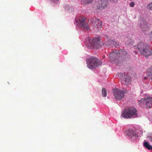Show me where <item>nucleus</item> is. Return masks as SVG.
Segmentation results:
<instances>
[{
    "instance_id": "obj_1",
    "label": "nucleus",
    "mask_w": 152,
    "mask_h": 152,
    "mask_svg": "<svg viewBox=\"0 0 152 152\" xmlns=\"http://www.w3.org/2000/svg\"><path fill=\"white\" fill-rule=\"evenodd\" d=\"M136 109L133 107L125 108L122 112L121 116L124 118H130L137 116Z\"/></svg>"
},
{
    "instance_id": "obj_2",
    "label": "nucleus",
    "mask_w": 152,
    "mask_h": 152,
    "mask_svg": "<svg viewBox=\"0 0 152 152\" xmlns=\"http://www.w3.org/2000/svg\"><path fill=\"white\" fill-rule=\"evenodd\" d=\"M135 48H138L140 53H142L145 57H147L152 54V50L149 48L147 44H144L142 42L139 43L138 45L134 46Z\"/></svg>"
},
{
    "instance_id": "obj_3",
    "label": "nucleus",
    "mask_w": 152,
    "mask_h": 152,
    "mask_svg": "<svg viewBox=\"0 0 152 152\" xmlns=\"http://www.w3.org/2000/svg\"><path fill=\"white\" fill-rule=\"evenodd\" d=\"M86 64L88 68L93 69L100 65L102 62L99 59L91 57L87 59Z\"/></svg>"
},
{
    "instance_id": "obj_4",
    "label": "nucleus",
    "mask_w": 152,
    "mask_h": 152,
    "mask_svg": "<svg viewBox=\"0 0 152 152\" xmlns=\"http://www.w3.org/2000/svg\"><path fill=\"white\" fill-rule=\"evenodd\" d=\"M100 39L99 37L91 38L89 40L88 47L91 48H98L101 46Z\"/></svg>"
},
{
    "instance_id": "obj_5",
    "label": "nucleus",
    "mask_w": 152,
    "mask_h": 152,
    "mask_svg": "<svg viewBox=\"0 0 152 152\" xmlns=\"http://www.w3.org/2000/svg\"><path fill=\"white\" fill-rule=\"evenodd\" d=\"M75 22L77 25L80 26L83 30L87 31L90 30L88 24L86 22L85 20H76Z\"/></svg>"
},
{
    "instance_id": "obj_6",
    "label": "nucleus",
    "mask_w": 152,
    "mask_h": 152,
    "mask_svg": "<svg viewBox=\"0 0 152 152\" xmlns=\"http://www.w3.org/2000/svg\"><path fill=\"white\" fill-rule=\"evenodd\" d=\"M118 52V51L115 50L110 54L109 58L111 62L115 63L118 62L120 58Z\"/></svg>"
},
{
    "instance_id": "obj_7",
    "label": "nucleus",
    "mask_w": 152,
    "mask_h": 152,
    "mask_svg": "<svg viewBox=\"0 0 152 152\" xmlns=\"http://www.w3.org/2000/svg\"><path fill=\"white\" fill-rule=\"evenodd\" d=\"M113 94L115 98L118 100H121L124 96V91L117 88L113 89Z\"/></svg>"
},
{
    "instance_id": "obj_8",
    "label": "nucleus",
    "mask_w": 152,
    "mask_h": 152,
    "mask_svg": "<svg viewBox=\"0 0 152 152\" xmlns=\"http://www.w3.org/2000/svg\"><path fill=\"white\" fill-rule=\"evenodd\" d=\"M108 0H98V3L97 5L98 9L103 10L107 7Z\"/></svg>"
},
{
    "instance_id": "obj_9",
    "label": "nucleus",
    "mask_w": 152,
    "mask_h": 152,
    "mask_svg": "<svg viewBox=\"0 0 152 152\" xmlns=\"http://www.w3.org/2000/svg\"><path fill=\"white\" fill-rule=\"evenodd\" d=\"M120 75L121 76V81L124 82V83L126 85H128L129 83L131 82L132 80L130 76L128 75L125 74H121Z\"/></svg>"
},
{
    "instance_id": "obj_10",
    "label": "nucleus",
    "mask_w": 152,
    "mask_h": 152,
    "mask_svg": "<svg viewBox=\"0 0 152 152\" xmlns=\"http://www.w3.org/2000/svg\"><path fill=\"white\" fill-rule=\"evenodd\" d=\"M92 23L94 27H96L98 29L101 28L102 26V22L100 20H92Z\"/></svg>"
},
{
    "instance_id": "obj_11",
    "label": "nucleus",
    "mask_w": 152,
    "mask_h": 152,
    "mask_svg": "<svg viewBox=\"0 0 152 152\" xmlns=\"http://www.w3.org/2000/svg\"><path fill=\"white\" fill-rule=\"evenodd\" d=\"M119 56L121 57V58H126V56H128V53L125 50L121 49L118 51V52Z\"/></svg>"
},
{
    "instance_id": "obj_12",
    "label": "nucleus",
    "mask_w": 152,
    "mask_h": 152,
    "mask_svg": "<svg viewBox=\"0 0 152 152\" xmlns=\"http://www.w3.org/2000/svg\"><path fill=\"white\" fill-rule=\"evenodd\" d=\"M146 105L149 108L152 106V98L148 96L145 100Z\"/></svg>"
},
{
    "instance_id": "obj_13",
    "label": "nucleus",
    "mask_w": 152,
    "mask_h": 152,
    "mask_svg": "<svg viewBox=\"0 0 152 152\" xmlns=\"http://www.w3.org/2000/svg\"><path fill=\"white\" fill-rule=\"evenodd\" d=\"M140 28L142 31L145 32L149 30V28L147 26V24L145 23L141 24Z\"/></svg>"
},
{
    "instance_id": "obj_14",
    "label": "nucleus",
    "mask_w": 152,
    "mask_h": 152,
    "mask_svg": "<svg viewBox=\"0 0 152 152\" xmlns=\"http://www.w3.org/2000/svg\"><path fill=\"white\" fill-rule=\"evenodd\" d=\"M147 75L152 80V66L147 69Z\"/></svg>"
},
{
    "instance_id": "obj_15",
    "label": "nucleus",
    "mask_w": 152,
    "mask_h": 152,
    "mask_svg": "<svg viewBox=\"0 0 152 152\" xmlns=\"http://www.w3.org/2000/svg\"><path fill=\"white\" fill-rule=\"evenodd\" d=\"M128 134L130 136H136V132L132 129H129L128 132Z\"/></svg>"
},
{
    "instance_id": "obj_16",
    "label": "nucleus",
    "mask_w": 152,
    "mask_h": 152,
    "mask_svg": "<svg viewBox=\"0 0 152 152\" xmlns=\"http://www.w3.org/2000/svg\"><path fill=\"white\" fill-rule=\"evenodd\" d=\"M144 146L148 150H152V146L147 142H145L143 143Z\"/></svg>"
},
{
    "instance_id": "obj_17",
    "label": "nucleus",
    "mask_w": 152,
    "mask_h": 152,
    "mask_svg": "<svg viewBox=\"0 0 152 152\" xmlns=\"http://www.w3.org/2000/svg\"><path fill=\"white\" fill-rule=\"evenodd\" d=\"M146 99L141 98L140 100L138 101V104L141 106H143L146 105L145 104Z\"/></svg>"
},
{
    "instance_id": "obj_18",
    "label": "nucleus",
    "mask_w": 152,
    "mask_h": 152,
    "mask_svg": "<svg viewBox=\"0 0 152 152\" xmlns=\"http://www.w3.org/2000/svg\"><path fill=\"white\" fill-rule=\"evenodd\" d=\"M113 40L111 39H109L105 42L104 44L108 46L113 45V42H113Z\"/></svg>"
},
{
    "instance_id": "obj_19",
    "label": "nucleus",
    "mask_w": 152,
    "mask_h": 152,
    "mask_svg": "<svg viewBox=\"0 0 152 152\" xmlns=\"http://www.w3.org/2000/svg\"><path fill=\"white\" fill-rule=\"evenodd\" d=\"M102 96L103 97H105L107 96V91L105 89L103 88L102 89Z\"/></svg>"
},
{
    "instance_id": "obj_20",
    "label": "nucleus",
    "mask_w": 152,
    "mask_h": 152,
    "mask_svg": "<svg viewBox=\"0 0 152 152\" xmlns=\"http://www.w3.org/2000/svg\"><path fill=\"white\" fill-rule=\"evenodd\" d=\"M93 0H83V1L84 4H86L91 3L93 1Z\"/></svg>"
},
{
    "instance_id": "obj_21",
    "label": "nucleus",
    "mask_w": 152,
    "mask_h": 152,
    "mask_svg": "<svg viewBox=\"0 0 152 152\" xmlns=\"http://www.w3.org/2000/svg\"><path fill=\"white\" fill-rule=\"evenodd\" d=\"M113 41L115 42V43L113 42V45H114L115 47H117L119 46L118 43L116 42L115 40H113Z\"/></svg>"
},
{
    "instance_id": "obj_22",
    "label": "nucleus",
    "mask_w": 152,
    "mask_h": 152,
    "mask_svg": "<svg viewBox=\"0 0 152 152\" xmlns=\"http://www.w3.org/2000/svg\"><path fill=\"white\" fill-rule=\"evenodd\" d=\"M147 7L148 9H150L152 11V2L148 4Z\"/></svg>"
},
{
    "instance_id": "obj_23",
    "label": "nucleus",
    "mask_w": 152,
    "mask_h": 152,
    "mask_svg": "<svg viewBox=\"0 0 152 152\" xmlns=\"http://www.w3.org/2000/svg\"><path fill=\"white\" fill-rule=\"evenodd\" d=\"M64 8L66 11H69L70 8L69 6L68 5H66L65 6Z\"/></svg>"
},
{
    "instance_id": "obj_24",
    "label": "nucleus",
    "mask_w": 152,
    "mask_h": 152,
    "mask_svg": "<svg viewBox=\"0 0 152 152\" xmlns=\"http://www.w3.org/2000/svg\"><path fill=\"white\" fill-rule=\"evenodd\" d=\"M135 5V3L133 2H131L129 4L130 7H133Z\"/></svg>"
},
{
    "instance_id": "obj_25",
    "label": "nucleus",
    "mask_w": 152,
    "mask_h": 152,
    "mask_svg": "<svg viewBox=\"0 0 152 152\" xmlns=\"http://www.w3.org/2000/svg\"><path fill=\"white\" fill-rule=\"evenodd\" d=\"M150 140L152 142V136H150L148 137Z\"/></svg>"
},
{
    "instance_id": "obj_26",
    "label": "nucleus",
    "mask_w": 152,
    "mask_h": 152,
    "mask_svg": "<svg viewBox=\"0 0 152 152\" xmlns=\"http://www.w3.org/2000/svg\"><path fill=\"white\" fill-rule=\"evenodd\" d=\"M52 1L54 2H57L59 0H51Z\"/></svg>"
},
{
    "instance_id": "obj_27",
    "label": "nucleus",
    "mask_w": 152,
    "mask_h": 152,
    "mask_svg": "<svg viewBox=\"0 0 152 152\" xmlns=\"http://www.w3.org/2000/svg\"><path fill=\"white\" fill-rule=\"evenodd\" d=\"M81 19H86V18L85 17H82L81 18Z\"/></svg>"
},
{
    "instance_id": "obj_28",
    "label": "nucleus",
    "mask_w": 152,
    "mask_h": 152,
    "mask_svg": "<svg viewBox=\"0 0 152 152\" xmlns=\"http://www.w3.org/2000/svg\"><path fill=\"white\" fill-rule=\"evenodd\" d=\"M144 79H147V77H144Z\"/></svg>"
},
{
    "instance_id": "obj_29",
    "label": "nucleus",
    "mask_w": 152,
    "mask_h": 152,
    "mask_svg": "<svg viewBox=\"0 0 152 152\" xmlns=\"http://www.w3.org/2000/svg\"><path fill=\"white\" fill-rule=\"evenodd\" d=\"M135 54H137V52H136V51H135Z\"/></svg>"
}]
</instances>
